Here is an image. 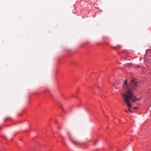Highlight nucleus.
Instances as JSON below:
<instances>
[{
    "label": "nucleus",
    "mask_w": 151,
    "mask_h": 151,
    "mask_svg": "<svg viewBox=\"0 0 151 151\" xmlns=\"http://www.w3.org/2000/svg\"><path fill=\"white\" fill-rule=\"evenodd\" d=\"M138 86L137 82L134 78L132 79L129 86L127 85L126 79L124 81L123 89L124 93L122 94L124 102L127 103L128 107L131 106V102H134L137 100V98L133 95V90L137 88Z\"/></svg>",
    "instance_id": "f257e3e1"
},
{
    "label": "nucleus",
    "mask_w": 151,
    "mask_h": 151,
    "mask_svg": "<svg viewBox=\"0 0 151 151\" xmlns=\"http://www.w3.org/2000/svg\"><path fill=\"white\" fill-rule=\"evenodd\" d=\"M125 54V56H126V55H127V53L125 51H123L121 53V55H123Z\"/></svg>",
    "instance_id": "f03ea898"
},
{
    "label": "nucleus",
    "mask_w": 151,
    "mask_h": 151,
    "mask_svg": "<svg viewBox=\"0 0 151 151\" xmlns=\"http://www.w3.org/2000/svg\"><path fill=\"white\" fill-rule=\"evenodd\" d=\"M68 135H69V137H70V139H71V141H73V142H74V143H76V144H78V143H77V142H75V141H73V140H72L71 139V137H70V135L69 133H68Z\"/></svg>",
    "instance_id": "7ed1b4c3"
},
{
    "label": "nucleus",
    "mask_w": 151,
    "mask_h": 151,
    "mask_svg": "<svg viewBox=\"0 0 151 151\" xmlns=\"http://www.w3.org/2000/svg\"><path fill=\"white\" fill-rule=\"evenodd\" d=\"M122 47V46L120 45H118L117 46H116V47H114V48H119L120 47Z\"/></svg>",
    "instance_id": "20e7f679"
},
{
    "label": "nucleus",
    "mask_w": 151,
    "mask_h": 151,
    "mask_svg": "<svg viewBox=\"0 0 151 151\" xmlns=\"http://www.w3.org/2000/svg\"><path fill=\"white\" fill-rule=\"evenodd\" d=\"M125 111L126 112H127V110H125Z\"/></svg>",
    "instance_id": "39448f33"
},
{
    "label": "nucleus",
    "mask_w": 151,
    "mask_h": 151,
    "mask_svg": "<svg viewBox=\"0 0 151 151\" xmlns=\"http://www.w3.org/2000/svg\"><path fill=\"white\" fill-rule=\"evenodd\" d=\"M128 109H129V111H130V109H129V108H128Z\"/></svg>",
    "instance_id": "423d86ee"
},
{
    "label": "nucleus",
    "mask_w": 151,
    "mask_h": 151,
    "mask_svg": "<svg viewBox=\"0 0 151 151\" xmlns=\"http://www.w3.org/2000/svg\"><path fill=\"white\" fill-rule=\"evenodd\" d=\"M60 105H61V104L60 103Z\"/></svg>",
    "instance_id": "0eeeda50"
},
{
    "label": "nucleus",
    "mask_w": 151,
    "mask_h": 151,
    "mask_svg": "<svg viewBox=\"0 0 151 151\" xmlns=\"http://www.w3.org/2000/svg\"><path fill=\"white\" fill-rule=\"evenodd\" d=\"M134 109H136V108H134Z\"/></svg>",
    "instance_id": "6e6552de"
}]
</instances>
